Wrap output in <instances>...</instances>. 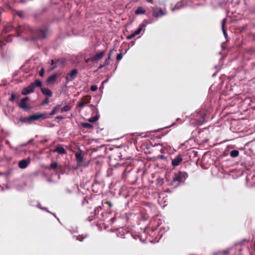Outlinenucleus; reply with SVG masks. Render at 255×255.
Returning <instances> with one entry per match:
<instances>
[{"mask_svg":"<svg viewBox=\"0 0 255 255\" xmlns=\"http://www.w3.org/2000/svg\"><path fill=\"white\" fill-rule=\"evenodd\" d=\"M32 33L36 39H43L47 38L50 34V31L48 26L43 25L32 31Z\"/></svg>","mask_w":255,"mask_h":255,"instance_id":"f257e3e1","label":"nucleus"},{"mask_svg":"<svg viewBox=\"0 0 255 255\" xmlns=\"http://www.w3.org/2000/svg\"><path fill=\"white\" fill-rule=\"evenodd\" d=\"M188 177V174L186 172L178 171L177 173H175L173 177L172 181L174 182H177L178 184L184 182Z\"/></svg>","mask_w":255,"mask_h":255,"instance_id":"f03ea898","label":"nucleus"},{"mask_svg":"<svg viewBox=\"0 0 255 255\" xmlns=\"http://www.w3.org/2000/svg\"><path fill=\"white\" fill-rule=\"evenodd\" d=\"M43 114H35L29 116L28 118H20L19 121L22 123L30 124L34 121L38 120L39 119L43 117Z\"/></svg>","mask_w":255,"mask_h":255,"instance_id":"7ed1b4c3","label":"nucleus"},{"mask_svg":"<svg viewBox=\"0 0 255 255\" xmlns=\"http://www.w3.org/2000/svg\"><path fill=\"white\" fill-rule=\"evenodd\" d=\"M29 100L28 97L22 98L20 102H17V104L19 108L24 111H28L31 109V107L27 104V102Z\"/></svg>","mask_w":255,"mask_h":255,"instance_id":"20e7f679","label":"nucleus"},{"mask_svg":"<svg viewBox=\"0 0 255 255\" xmlns=\"http://www.w3.org/2000/svg\"><path fill=\"white\" fill-rule=\"evenodd\" d=\"M116 166H121L123 169V178H126V176L128 173H129L133 169V165L131 163L128 164L121 165L117 164Z\"/></svg>","mask_w":255,"mask_h":255,"instance_id":"39448f33","label":"nucleus"},{"mask_svg":"<svg viewBox=\"0 0 255 255\" xmlns=\"http://www.w3.org/2000/svg\"><path fill=\"white\" fill-rule=\"evenodd\" d=\"M153 16L158 18L162 17L166 14V12L162 10L160 7H155L153 8Z\"/></svg>","mask_w":255,"mask_h":255,"instance_id":"423d86ee","label":"nucleus"},{"mask_svg":"<svg viewBox=\"0 0 255 255\" xmlns=\"http://www.w3.org/2000/svg\"><path fill=\"white\" fill-rule=\"evenodd\" d=\"M78 73V71L77 69H74L72 70L71 73H68L66 76V80L67 83L69 82V81H73L76 77Z\"/></svg>","mask_w":255,"mask_h":255,"instance_id":"0eeeda50","label":"nucleus"},{"mask_svg":"<svg viewBox=\"0 0 255 255\" xmlns=\"http://www.w3.org/2000/svg\"><path fill=\"white\" fill-rule=\"evenodd\" d=\"M34 92V87L33 84H30L29 86L24 88L22 91L21 94L22 95H27L29 94L32 93Z\"/></svg>","mask_w":255,"mask_h":255,"instance_id":"6e6552de","label":"nucleus"},{"mask_svg":"<svg viewBox=\"0 0 255 255\" xmlns=\"http://www.w3.org/2000/svg\"><path fill=\"white\" fill-rule=\"evenodd\" d=\"M183 158L182 155L178 154L174 157V158L172 159L171 165L174 167L177 166L180 164Z\"/></svg>","mask_w":255,"mask_h":255,"instance_id":"1a4fd4ad","label":"nucleus"},{"mask_svg":"<svg viewBox=\"0 0 255 255\" xmlns=\"http://www.w3.org/2000/svg\"><path fill=\"white\" fill-rule=\"evenodd\" d=\"M30 163V160L23 159L20 160L18 162V167L21 169H25Z\"/></svg>","mask_w":255,"mask_h":255,"instance_id":"9d476101","label":"nucleus"},{"mask_svg":"<svg viewBox=\"0 0 255 255\" xmlns=\"http://www.w3.org/2000/svg\"><path fill=\"white\" fill-rule=\"evenodd\" d=\"M105 54V51H102L96 54L93 57V62H96L101 59Z\"/></svg>","mask_w":255,"mask_h":255,"instance_id":"9b49d317","label":"nucleus"},{"mask_svg":"<svg viewBox=\"0 0 255 255\" xmlns=\"http://www.w3.org/2000/svg\"><path fill=\"white\" fill-rule=\"evenodd\" d=\"M90 98H89L88 96L83 97L81 101L79 102L78 104V106L80 108H82L86 104L90 103Z\"/></svg>","mask_w":255,"mask_h":255,"instance_id":"f8f14e48","label":"nucleus"},{"mask_svg":"<svg viewBox=\"0 0 255 255\" xmlns=\"http://www.w3.org/2000/svg\"><path fill=\"white\" fill-rule=\"evenodd\" d=\"M184 1L181 0L177 2L175 4V6L171 9L172 11H174L176 9H179L184 7Z\"/></svg>","mask_w":255,"mask_h":255,"instance_id":"ddd939ff","label":"nucleus"},{"mask_svg":"<svg viewBox=\"0 0 255 255\" xmlns=\"http://www.w3.org/2000/svg\"><path fill=\"white\" fill-rule=\"evenodd\" d=\"M145 12V9L142 6H138L134 11L135 15L144 14Z\"/></svg>","mask_w":255,"mask_h":255,"instance_id":"4468645a","label":"nucleus"},{"mask_svg":"<svg viewBox=\"0 0 255 255\" xmlns=\"http://www.w3.org/2000/svg\"><path fill=\"white\" fill-rule=\"evenodd\" d=\"M75 157L78 164H80L83 162V156L81 152H76Z\"/></svg>","mask_w":255,"mask_h":255,"instance_id":"2eb2a0df","label":"nucleus"},{"mask_svg":"<svg viewBox=\"0 0 255 255\" xmlns=\"http://www.w3.org/2000/svg\"><path fill=\"white\" fill-rule=\"evenodd\" d=\"M57 76L58 75L57 74H53L52 75L48 78L46 81L47 83L48 84H51L55 82L56 80Z\"/></svg>","mask_w":255,"mask_h":255,"instance_id":"dca6fc26","label":"nucleus"},{"mask_svg":"<svg viewBox=\"0 0 255 255\" xmlns=\"http://www.w3.org/2000/svg\"><path fill=\"white\" fill-rule=\"evenodd\" d=\"M41 90L43 94L47 96L48 97H51L52 96V92L50 90L47 88H41Z\"/></svg>","mask_w":255,"mask_h":255,"instance_id":"f3484780","label":"nucleus"},{"mask_svg":"<svg viewBox=\"0 0 255 255\" xmlns=\"http://www.w3.org/2000/svg\"><path fill=\"white\" fill-rule=\"evenodd\" d=\"M54 152H58L60 154H63L66 153V150L62 146H57L55 149L53 150Z\"/></svg>","mask_w":255,"mask_h":255,"instance_id":"a211bd4d","label":"nucleus"},{"mask_svg":"<svg viewBox=\"0 0 255 255\" xmlns=\"http://www.w3.org/2000/svg\"><path fill=\"white\" fill-rule=\"evenodd\" d=\"M91 107L95 108L96 109V112L97 113V115L94 116V117H92L91 118H90L89 120V121L90 122H95L96 121H97L99 119V117L100 116L98 115V110L97 108H96L93 105H91Z\"/></svg>","mask_w":255,"mask_h":255,"instance_id":"6ab92c4d","label":"nucleus"},{"mask_svg":"<svg viewBox=\"0 0 255 255\" xmlns=\"http://www.w3.org/2000/svg\"><path fill=\"white\" fill-rule=\"evenodd\" d=\"M30 84H33V85H34V89H35V88L36 87H41V88H42V82L38 79L35 80L34 82L31 83Z\"/></svg>","mask_w":255,"mask_h":255,"instance_id":"aec40b11","label":"nucleus"},{"mask_svg":"<svg viewBox=\"0 0 255 255\" xmlns=\"http://www.w3.org/2000/svg\"><path fill=\"white\" fill-rule=\"evenodd\" d=\"M88 237V234H82L76 237L77 240L79 241L80 242H82L85 239L87 238Z\"/></svg>","mask_w":255,"mask_h":255,"instance_id":"412c9836","label":"nucleus"},{"mask_svg":"<svg viewBox=\"0 0 255 255\" xmlns=\"http://www.w3.org/2000/svg\"><path fill=\"white\" fill-rule=\"evenodd\" d=\"M12 29V27L10 24H7L4 26L3 31L4 33H7L10 31Z\"/></svg>","mask_w":255,"mask_h":255,"instance_id":"4be33fe9","label":"nucleus"},{"mask_svg":"<svg viewBox=\"0 0 255 255\" xmlns=\"http://www.w3.org/2000/svg\"><path fill=\"white\" fill-rule=\"evenodd\" d=\"M144 25L142 24H140L139 26V27L136 30H135V31L133 32V34H134L135 36L139 34L141 31H142V28L143 27H144Z\"/></svg>","mask_w":255,"mask_h":255,"instance_id":"5701e85b","label":"nucleus"},{"mask_svg":"<svg viewBox=\"0 0 255 255\" xmlns=\"http://www.w3.org/2000/svg\"><path fill=\"white\" fill-rule=\"evenodd\" d=\"M226 22H227V19L226 18L223 19L222 20V30H223V33H224L225 36H226L227 35L226 30L225 29V25L226 23Z\"/></svg>","mask_w":255,"mask_h":255,"instance_id":"b1692460","label":"nucleus"},{"mask_svg":"<svg viewBox=\"0 0 255 255\" xmlns=\"http://www.w3.org/2000/svg\"><path fill=\"white\" fill-rule=\"evenodd\" d=\"M25 26L22 27V26H19L17 29V32H18V36H20L22 33H25Z\"/></svg>","mask_w":255,"mask_h":255,"instance_id":"393cba45","label":"nucleus"},{"mask_svg":"<svg viewBox=\"0 0 255 255\" xmlns=\"http://www.w3.org/2000/svg\"><path fill=\"white\" fill-rule=\"evenodd\" d=\"M60 109V106H57L53 108L52 111L51 112V113L49 114L50 116H53L55 114H56L59 110Z\"/></svg>","mask_w":255,"mask_h":255,"instance_id":"a878e982","label":"nucleus"},{"mask_svg":"<svg viewBox=\"0 0 255 255\" xmlns=\"http://www.w3.org/2000/svg\"><path fill=\"white\" fill-rule=\"evenodd\" d=\"M239 154V152L237 150H233L230 152V156L232 157H236Z\"/></svg>","mask_w":255,"mask_h":255,"instance_id":"bb28decb","label":"nucleus"},{"mask_svg":"<svg viewBox=\"0 0 255 255\" xmlns=\"http://www.w3.org/2000/svg\"><path fill=\"white\" fill-rule=\"evenodd\" d=\"M82 126L83 127L89 129H92L93 128V126L92 124L87 123H82Z\"/></svg>","mask_w":255,"mask_h":255,"instance_id":"cd10ccee","label":"nucleus"},{"mask_svg":"<svg viewBox=\"0 0 255 255\" xmlns=\"http://www.w3.org/2000/svg\"><path fill=\"white\" fill-rule=\"evenodd\" d=\"M58 167H60V166L57 162H52L50 164V168L53 170H56Z\"/></svg>","mask_w":255,"mask_h":255,"instance_id":"c85d7f7f","label":"nucleus"},{"mask_svg":"<svg viewBox=\"0 0 255 255\" xmlns=\"http://www.w3.org/2000/svg\"><path fill=\"white\" fill-rule=\"evenodd\" d=\"M70 109H71V107L70 106L66 105L62 108L61 112L62 113L64 112H68V111H70Z\"/></svg>","mask_w":255,"mask_h":255,"instance_id":"c756f323","label":"nucleus"},{"mask_svg":"<svg viewBox=\"0 0 255 255\" xmlns=\"http://www.w3.org/2000/svg\"><path fill=\"white\" fill-rule=\"evenodd\" d=\"M204 123V118H202L200 120H198L196 121V124L197 126H200L202 125Z\"/></svg>","mask_w":255,"mask_h":255,"instance_id":"7c9ffc66","label":"nucleus"},{"mask_svg":"<svg viewBox=\"0 0 255 255\" xmlns=\"http://www.w3.org/2000/svg\"><path fill=\"white\" fill-rule=\"evenodd\" d=\"M103 206V203H102L101 206H99L98 207H96L94 210L95 214H96L97 213H98L99 212V210L102 209Z\"/></svg>","mask_w":255,"mask_h":255,"instance_id":"2f4dec72","label":"nucleus"},{"mask_svg":"<svg viewBox=\"0 0 255 255\" xmlns=\"http://www.w3.org/2000/svg\"><path fill=\"white\" fill-rule=\"evenodd\" d=\"M123 54L122 52H121L120 53L118 54V55L117 56V58H116L117 60L120 61L121 59H122V58H123Z\"/></svg>","mask_w":255,"mask_h":255,"instance_id":"473e14b6","label":"nucleus"},{"mask_svg":"<svg viewBox=\"0 0 255 255\" xmlns=\"http://www.w3.org/2000/svg\"><path fill=\"white\" fill-rule=\"evenodd\" d=\"M15 99V94H12L11 95V96L9 99V101L11 102H14V100Z\"/></svg>","mask_w":255,"mask_h":255,"instance_id":"72a5a7b5","label":"nucleus"},{"mask_svg":"<svg viewBox=\"0 0 255 255\" xmlns=\"http://www.w3.org/2000/svg\"><path fill=\"white\" fill-rule=\"evenodd\" d=\"M49 102V99L48 98H46L42 102V105H45L46 104H48Z\"/></svg>","mask_w":255,"mask_h":255,"instance_id":"f704fd0d","label":"nucleus"},{"mask_svg":"<svg viewBox=\"0 0 255 255\" xmlns=\"http://www.w3.org/2000/svg\"><path fill=\"white\" fill-rule=\"evenodd\" d=\"M97 89L98 87L96 85H92L90 88L91 90L92 91H95L97 90Z\"/></svg>","mask_w":255,"mask_h":255,"instance_id":"c9c22d12","label":"nucleus"},{"mask_svg":"<svg viewBox=\"0 0 255 255\" xmlns=\"http://www.w3.org/2000/svg\"><path fill=\"white\" fill-rule=\"evenodd\" d=\"M105 204H107L110 208L112 207L113 206V204L112 202L110 201H107L105 202Z\"/></svg>","mask_w":255,"mask_h":255,"instance_id":"e433bc0d","label":"nucleus"},{"mask_svg":"<svg viewBox=\"0 0 255 255\" xmlns=\"http://www.w3.org/2000/svg\"><path fill=\"white\" fill-rule=\"evenodd\" d=\"M135 36L134 34H133V33H132V34L128 35L127 36V39H130L131 38H132L133 37H134Z\"/></svg>","mask_w":255,"mask_h":255,"instance_id":"4c0bfd02","label":"nucleus"},{"mask_svg":"<svg viewBox=\"0 0 255 255\" xmlns=\"http://www.w3.org/2000/svg\"><path fill=\"white\" fill-rule=\"evenodd\" d=\"M17 14L20 17H22L24 16L23 12L22 11H17Z\"/></svg>","mask_w":255,"mask_h":255,"instance_id":"58836bf2","label":"nucleus"},{"mask_svg":"<svg viewBox=\"0 0 255 255\" xmlns=\"http://www.w3.org/2000/svg\"><path fill=\"white\" fill-rule=\"evenodd\" d=\"M104 65L107 66L108 65L110 64V59H106L104 62Z\"/></svg>","mask_w":255,"mask_h":255,"instance_id":"ea45409f","label":"nucleus"},{"mask_svg":"<svg viewBox=\"0 0 255 255\" xmlns=\"http://www.w3.org/2000/svg\"><path fill=\"white\" fill-rule=\"evenodd\" d=\"M39 76L42 77L44 75V69H42L39 72Z\"/></svg>","mask_w":255,"mask_h":255,"instance_id":"a19ab883","label":"nucleus"},{"mask_svg":"<svg viewBox=\"0 0 255 255\" xmlns=\"http://www.w3.org/2000/svg\"><path fill=\"white\" fill-rule=\"evenodd\" d=\"M90 61L93 62V58H92H92H87V59H85V62L87 63H88Z\"/></svg>","mask_w":255,"mask_h":255,"instance_id":"79ce46f5","label":"nucleus"},{"mask_svg":"<svg viewBox=\"0 0 255 255\" xmlns=\"http://www.w3.org/2000/svg\"><path fill=\"white\" fill-rule=\"evenodd\" d=\"M113 50H114L113 49V50H111L110 51V52H109V55H108V59H110V58H111V56L112 53H113Z\"/></svg>","mask_w":255,"mask_h":255,"instance_id":"37998d69","label":"nucleus"},{"mask_svg":"<svg viewBox=\"0 0 255 255\" xmlns=\"http://www.w3.org/2000/svg\"><path fill=\"white\" fill-rule=\"evenodd\" d=\"M56 119L58 120H62L64 119V117L62 116H58L56 117Z\"/></svg>","mask_w":255,"mask_h":255,"instance_id":"c03bdc74","label":"nucleus"},{"mask_svg":"<svg viewBox=\"0 0 255 255\" xmlns=\"http://www.w3.org/2000/svg\"><path fill=\"white\" fill-rule=\"evenodd\" d=\"M15 99H19L20 97V95L19 94H15Z\"/></svg>","mask_w":255,"mask_h":255,"instance_id":"a18cd8bd","label":"nucleus"},{"mask_svg":"<svg viewBox=\"0 0 255 255\" xmlns=\"http://www.w3.org/2000/svg\"><path fill=\"white\" fill-rule=\"evenodd\" d=\"M176 121L179 123H182L183 121L179 118L177 119Z\"/></svg>","mask_w":255,"mask_h":255,"instance_id":"49530a36","label":"nucleus"},{"mask_svg":"<svg viewBox=\"0 0 255 255\" xmlns=\"http://www.w3.org/2000/svg\"><path fill=\"white\" fill-rule=\"evenodd\" d=\"M57 60H51V65H53Z\"/></svg>","mask_w":255,"mask_h":255,"instance_id":"de8ad7c7","label":"nucleus"},{"mask_svg":"<svg viewBox=\"0 0 255 255\" xmlns=\"http://www.w3.org/2000/svg\"><path fill=\"white\" fill-rule=\"evenodd\" d=\"M105 66H105V65H104V64H103V65H101L99 66V69H101V68H103V67H105Z\"/></svg>","mask_w":255,"mask_h":255,"instance_id":"09e8293b","label":"nucleus"},{"mask_svg":"<svg viewBox=\"0 0 255 255\" xmlns=\"http://www.w3.org/2000/svg\"><path fill=\"white\" fill-rule=\"evenodd\" d=\"M148 2H152L153 0H146Z\"/></svg>","mask_w":255,"mask_h":255,"instance_id":"8fccbe9b","label":"nucleus"},{"mask_svg":"<svg viewBox=\"0 0 255 255\" xmlns=\"http://www.w3.org/2000/svg\"><path fill=\"white\" fill-rule=\"evenodd\" d=\"M55 67H56V66H54L52 68V69H54Z\"/></svg>","mask_w":255,"mask_h":255,"instance_id":"3c124183","label":"nucleus"},{"mask_svg":"<svg viewBox=\"0 0 255 255\" xmlns=\"http://www.w3.org/2000/svg\"><path fill=\"white\" fill-rule=\"evenodd\" d=\"M175 124V123H173L172 124V126H174Z\"/></svg>","mask_w":255,"mask_h":255,"instance_id":"603ef678","label":"nucleus"}]
</instances>
